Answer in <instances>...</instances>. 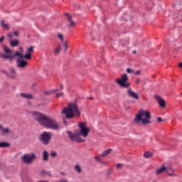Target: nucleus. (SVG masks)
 I'll use <instances>...</instances> for the list:
<instances>
[{
	"label": "nucleus",
	"instance_id": "obj_1",
	"mask_svg": "<svg viewBox=\"0 0 182 182\" xmlns=\"http://www.w3.org/2000/svg\"><path fill=\"white\" fill-rule=\"evenodd\" d=\"M2 49L6 54L1 53L0 56L2 59H5V60H9L11 63L14 62V58H18L16 60L17 68H21L23 69L28 66V61L23 60V54L20 53L19 51H14L9 49L6 46L3 45Z\"/></svg>",
	"mask_w": 182,
	"mask_h": 182
},
{
	"label": "nucleus",
	"instance_id": "obj_2",
	"mask_svg": "<svg viewBox=\"0 0 182 182\" xmlns=\"http://www.w3.org/2000/svg\"><path fill=\"white\" fill-rule=\"evenodd\" d=\"M33 119L45 127L46 129H51L52 130H59V124L58 122L50 116L45 115L39 112L33 113Z\"/></svg>",
	"mask_w": 182,
	"mask_h": 182
},
{
	"label": "nucleus",
	"instance_id": "obj_3",
	"mask_svg": "<svg viewBox=\"0 0 182 182\" xmlns=\"http://www.w3.org/2000/svg\"><path fill=\"white\" fill-rule=\"evenodd\" d=\"M61 113L62 114H65V117L63 118V124H65V126L66 127L68 126V121H66V119H73V117H75V116L80 117L81 114L77 104L75 102L68 103V107H64Z\"/></svg>",
	"mask_w": 182,
	"mask_h": 182
},
{
	"label": "nucleus",
	"instance_id": "obj_4",
	"mask_svg": "<svg viewBox=\"0 0 182 182\" xmlns=\"http://www.w3.org/2000/svg\"><path fill=\"white\" fill-rule=\"evenodd\" d=\"M150 119H151V114L150 112L144 111L143 108H141L135 116L134 122L136 124H140L141 122L143 126H146V124L152 123Z\"/></svg>",
	"mask_w": 182,
	"mask_h": 182
},
{
	"label": "nucleus",
	"instance_id": "obj_5",
	"mask_svg": "<svg viewBox=\"0 0 182 182\" xmlns=\"http://www.w3.org/2000/svg\"><path fill=\"white\" fill-rule=\"evenodd\" d=\"M90 132V129L87 127L83 128L82 129H80V131L76 130L75 131V134L72 133L70 131H67L69 139L72 140V141H75L76 143H85L86 140L82 139L80 136H83V137H87Z\"/></svg>",
	"mask_w": 182,
	"mask_h": 182
},
{
	"label": "nucleus",
	"instance_id": "obj_6",
	"mask_svg": "<svg viewBox=\"0 0 182 182\" xmlns=\"http://www.w3.org/2000/svg\"><path fill=\"white\" fill-rule=\"evenodd\" d=\"M117 85H119L121 87L129 89L130 87V82H129V76L126 74H122L121 78L117 79Z\"/></svg>",
	"mask_w": 182,
	"mask_h": 182
},
{
	"label": "nucleus",
	"instance_id": "obj_7",
	"mask_svg": "<svg viewBox=\"0 0 182 182\" xmlns=\"http://www.w3.org/2000/svg\"><path fill=\"white\" fill-rule=\"evenodd\" d=\"M38 140L44 144V146H48L49 143H50V140H52V132H43L40 135Z\"/></svg>",
	"mask_w": 182,
	"mask_h": 182
},
{
	"label": "nucleus",
	"instance_id": "obj_8",
	"mask_svg": "<svg viewBox=\"0 0 182 182\" xmlns=\"http://www.w3.org/2000/svg\"><path fill=\"white\" fill-rule=\"evenodd\" d=\"M21 160L26 164H32L35 160H36V154H24Z\"/></svg>",
	"mask_w": 182,
	"mask_h": 182
},
{
	"label": "nucleus",
	"instance_id": "obj_9",
	"mask_svg": "<svg viewBox=\"0 0 182 182\" xmlns=\"http://www.w3.org/2000/svg\"><path fill=\"white\" fill-rule=\"evenodd\" d=\"M127 93L129 96V97H132V99H135L136 100H139L140 99V97L137 93H136L132 88H129L127 90Z\"/></svg>",
	"mask_w": 182,
	"mask_h": 182
},
{
	"label": "nucleus",
	"instance_id": "obj_10",
	"mask_svg": "<svg viewBox=\"0 0 182 182\" xmlns=\"http://www.w3.org/2000/svg\"><path fill=\"white\" fill-rule=\"evenodd\" d=\"M154 97L155 99H156V100H158V103L160 107L164 109V107H166V100H164L163 98H161V97L157 95H155Z\"/></svg>",
	"mask_w": 182,
	"mask_h": 182
},
{
	"label": "nucleus",
	"instance_id": "obj_11",
	"mask_svg": "<svg viewBox=\"0 0 182 182\" xmlns=\"http://www.w3.org/2000/svg\"><path fill=\"white\" fill-rule=\"evenodd\" d=\"M164 171L166 173V164H164V165L160 168L156 170V176L164 173Z\"/></svg>",
	"mask_w": 182,
	"mask_h": 182
},
{
	"label": "nucleus",
	"instance_id": "obj_12",
	"mask_svg": "<svg viewBox=\"0 0 182 182\" xmlns=\"http://www.w3.org/2000/svg\"><path fill=\"white\" fill-rule=\"evenodd\" d=\"M67 21L69 23V28H75V26H76V23L73 21L72 17L67 18Z\"/></svg>",
	"mask_w": 182,
	"mask_h": 182
},
{
	"label": "nucleus",
	"instance_id": "obj_13",
	"mask_svg": "<svg viewBox=\"0 0 182 182\" xmlns=\"http://www.w3.org/2000/svg\"><path fill=\"white\" fill-rule=\"evenodd\" d=\"M1 131L2 134H9V132H11L9 128H4V126L2 124H0V132Z\"/></svg>",
	"mask_w": 182,
	"mask_h": 182
},
{
	"label": "nucleus",
	"instance_id": "obj_14",
	"mask_svg": "<svg viewBox=\"0 0 182 182\" xmlns=\"http://www.w3.org/2000/svg\"><path fill=\"white\" fill-rule=\"evenodd\" d=\"M9 70L12 75H9L10 79H16V70L14 68H10Z\"/></svg>",
	"mask_w": 182,
	"mask_h": 182
},
{
	"label": "nucleus",
	"instance_id": "obj_15",
	"mask_svg": "<svg viewBox=\"0 0 182 182\" xmlns=\"http://www.w3.org/2000/svg\"><path fill=\"white\" fill-rule=\"evenodd\" d=\"M10 46H11V48H16V46H19V40H11Z\"/></svg>",
	"mask_w": 182,
	"mask_h": 182
},
{
	"label": "nucleus",
	"instance_id": "obj_16",
	"mask_svg": "<svg viewBox=\"0 0 182 182\" xmlns=\"http://www.w3.org/2000/svg\"><path fill=\"white\" fill-rule=\"evenodd\" d=\"M21 97H23V99H33V95L32 94H25L23 92H21L20 94Z\"/></svg>",
	"mask_w": 182,
	"mask_h": 182
},
{
	"label": "nucleus",
	"instance_id": "obj_17",
	"mask_svg": "<svg viewBox=\"0 0 182 182\" xmlns=\"http://www.w3.org/2000/svg\"><path fill=\"white\" fill-rule=\"evenodd\" d=\"M6 147H11V144L6 141H1L0 142V148L5 149Z\"/></svg>",
	"mask_w": 182,
	"mask_h": 182
},
{
	"label": "nucleus",
	"instance_id": "obj_18",
	"mask_svg": "<svg viewBox=\"0 0 182 182\" xmlns=\"http://www.w3.org/2000/svg\"><path fill=\"white\" fill-rule=\"evenodd\" d=\"M43 160L44 161H48V160H49V153L48 151H44L43 152Z\"/></svg>",
	"mask_w": 182,
	"mask_h": 182
},
{
	"label": "nucleus",
	"instance_id": "obj_19",
	"mask_svg": "<svg viewBox=\"0 0 182 182\" xmlns=\"http://www.w3.org/2000/svg\"><path fill=\"white\" fill-rule=\"evenodd\" d=\"M60 50H62V46L59 45L56 48L54 49V55L55 56H58L59 53H60Z\"/></svg>",
	"mask_w": 182,
	"mask_h": 182
},
{
	"label": "nucleus",
	"instance_id": "obj_20",
	"mask_svg": "<svg viewBox=\"0 0 182 182\" xmlns=\"http://www.w3.org/2000/svg\"><path fill=\"white\" fill-rule=\"evenodd\" d=\"M112 151V149H108L105 150L102 154H101L100 156L101 157H106V156H109Z\"/></svg>",
	"mask_w": 182,
	"mask_h": 182
},
{
	"label": "nucleus",
	"instance_id": "obj_21",
	"mask_svg": "<svg viewBox=\"0 0 182 182\" xmlns=\"http://www.w3.org/2000/svg\"><path fill=\"white\" fill-rule=\"evenodd\" d=\"M41 176H49V177H52V171H50L46 172V171L42 170Z\"/></svg>",
	"mask_w": 182,
	"mask_h": 182
},
{
	"label": "nucleus",
	"instance_id": "obj_22",
	"mask_svg": "<svg viewBox=\"0 0 182 182\" xmlns=\"http://www.w3.org/2000/svg\"><path fill=\"white\" fill-rule=\"evenodd\" d=\"M23 59H27V60H30V59H32V54H31V53H27L24 55H23Z\"/></svg>",
	"mask_w": 182,
	"mask_h": 182
},
{
	"label": "nucleus",
	"instance_id": "obj_23",
	"mask_svg": "<svg viewBox=\"0 0 182 182\" xmlns=\"http://www.w3.org/2000/svg\"><path fill=\"white\" fill-rule=\"evenodd\" d=\"M151 156H153V153H151V151H146L144 154V157L145 159H150Z\"/></svg>",
	"mask_w": 182,
	"mask_h": 182
},
{
	"label": "nucleus",
	"instance_id": "obj_24",
	"mask_svg": "<svg viewBox=\"0 0 182 182\" xmlns=\"http://www.w3.org/2000/svg\"><path fill=\"white\" fill-rule=\"evenodd\" d=\"M165 168H166V173H167V171H171V173H174V169H173V166L171 165H167L166 166H165Z\"/></svg>",
	"mask_w": 182,
	"mask_h": 182
},
{
	"label": "nucleus",
	"instance_id": "obj_25",
	"mask_svg": "<svg viewBox=\"0 0 182 182\" xmlns=\"http://www.w3.org/2000/svg\"><path fill=\"white\" fill-rule=\"evenodd\" d=\"M1 26H2V28H5V29H9V26L8 24L5 23L4 21H1Z\"/></svg>",
	"mask_w": 182,
	"mask_h": 182
},
{
	"label": "nucleus",
	"instance_id": "obj_26",
	"mask_svg": "<svg viewBox=\"0 0 182 182\" xmlns=\"http://www.w3.org/2000/svg\"><path fill=\"white\" fill-rule=\"evenodd\" d=\"M75 170H76L79 173H82V168H80V165H76L75 166Z\"/></svg>",
	"mask_w": 182,
	"mask_h": 182
},
{
	"label": "nucleus",
	"instance_id": "obj_27",
	"mask_svg": "<svg viewBox=\"0 0 182 182\" xmlns=\"http://www.w3.org/2000/svg\"><path fill=\"white\" fill-rule=\"evenodd\" d=\"M79 127H80V130H82V129H86V123H85V122L80 123Z\"/></svg>",
	"mask_w": 182,
	"mask_h": 182
},
{
	"label": "nucleus",
	"instance_id": "obj_28",
	"mask_svg": "<svg viewBox=\"0 0 182 182\" xmlns=\"http://www.w3.org/2000/svg\"><path fill=\"white\" fill-rule=\"evenodd\" d=\"M167 176H169V177H177V174L176 173H170V171H167L166 173Z\"/></svg>",
	"mask_w": 182,
	"mask_h": 182
},
{
	"label": "nucleus",
	"instance_id": "obj_29",
	"mask_svg": "<svg viewBox=\"0 0 182 182\" xmlns=\"http://www.w3.org/2000/svg\"><path fill=\"white\" fill-rule=\"evenodd\" d=\"M126 72L127 73H134V70H133V69H132L130 68H127Z\"/></svg>",
	"mask_w": 182,
	"mask_h": 182
},
{
	"label": "nucleus",
	"instance_id": "obj_30",
	"mask_svg": "<svg viewBox=\"0 0 182 182\" xmlns=\"http://www.w3.org/2000/svg\"><path fill=\"white\" fill-rule=\"evenodd\" d=\"M27 52L28 53H32V52H33V46H31L30 48H28Z\"/></svg>",
	"mask_w": 182,
	"mask_h": 182
},
{
	"label": "nucleus",
	"instance_id": "obj_31",
	"mask_svg": "<svg viewBox=\"0 0 182 182\" xmlns=\"http://www.w3.org/2000/svg\"><path fill=\"white\" fill-rule=\"evenodd\" d=\"M58 36L60 40V42H63V35L62 33H58Z\"/></svg>",
	"mask_w": 182,
	"mask_h": 182
},
{
	"label": "nucleus",
	"instance_id": "obj_32",
	"mask_svg": "<svg viewBox=\"0 0 182 182\" xmlns=\"http://www.w3.org/2000/svg\"><path fill=\"white\" fill-rule=\"evenodd\" d=\"M43 94L44 95H48V96H50V95H53V92H52V91H50V92H49V91H44Z\"/></svg>",
	"mask_w": 182,
	"mask_h": 182
},
{
	"label": "nucleus",
	"instance_id": "obj_33",
	"mask_svg": "<svg viewBox=\"0 0 182 182\" xmlns=\"http://www.w3.org/2000/svg\"><path fill=\"white\" fill-rule=\"evenodd\" d=\"M36 85H38V82H34L31 85V90H35V87H36Z\"/></svg>",
	"mask_w": 182,
	"mask_h": 182
},
{
	"label": "nucleus",
	"instance_id": "obj_34",
	"mask_svg": "<svg viewBox=\"0 0 182 182\" xmlns=\"http://www.w3.org/2000/svg\"><path fill=\"white\" fill-rule=\"evenodd\" d=\"M69 47L68 46V43H64V49H65V52H68V48Z\"/></svg>",
	"mask_w": 182,
	"mask_h": 182
},
{
	"label": "nucleus",
	"instance_id": "obj_35",
	"mask_svg": "<svg viewBox=\"0 0 182 182\" xmlns=\"http://www.w3.org/2000/svg\"><path fill=\"white\" fill-rule=\"evenodd\" d=\"M1 72L2 73H4V75H6L7 77H9V73H8L6 70H3Z\"/></svg>",
	"mask_w": 182,
	"mask_h": 182
},
{
	"label": "nucleus",
	"instance_id": "obj_36",
	"mask_svg": "<svg viewBox=\"0 0 182 182\" xmlns=\"http://www.w3.org/2000/svg\"><path fill=\"white\" fill-rule=\"evenodd\" d=\"M56 97H60L62 96H63V92H58L55 95Z\"/></svg>",
	"mask_w": 182,
	"mask_h": 182
},
{
	"label": "nucleus",
	"instance_id": "obj_37",
	"mask_svg": "<svg viewBox=\"0 0 182 182\" xmlns=\"http://www.w3.org/2000/svg\"><path fill=\"white\" fill-rule=\"evenodd\" d=\"M95 159L96 161H98L99 163L102 162V159H100V156H95Z\"/></svg>",
	"mask_w": 182,
	"mask_h": 182
},
{
	"label": "nucleus",
	"instance_id": "obj_38",
	"mask_svg": "<svg viewBox=\"0 0 182 182\" xmlns=\"http://www.w3.org/2000/svg\"><path fill=\"white\" fill-rule=\"evenodd\" d=\"M13 35H14V36H19V31H15L14 33H13Z\"/></svg>",
	"mask_w": 182,
	"mask_h": 182
},
{
	"label": "nucleus",
	"instance_id": "obj_39",
	"mask_svg": "<svg viewBox=\"0 0 182 182\" xmlns=\"http://www.w3.org/2000/svg\"><path fill=\"white\" fill-rule=\"evenodd\" d=\"M157 122L158 123H161V122H164V119L159 117L157 118Z\"/></svg>",
	"mask_w": 182,
	"mask_h": 182
},
{
	"label": "nucleus",
	"instance_id": "obj_40",
	"mask_svg": "<svg viewBox=\"0 0 182 182\" xmlns=\"http://www.w3.org/2000/svg\"><path fill=\"white\" fill-rule=\"evenodd\" d=\"M110 174H112V170H109V171L105 174L107 178H109V176H110Z\"/></svg>",
	"mask_w": 182,
	"mask_h": 182
},
{
	"label": "nucleus",
	"instance_id": "obj_41",
	"mask_svg": "<svg viewBox=\"0 0 182 182\" xmlns=\"http://www.w3.org/2000/svg\"><path fill=\"white\" fill-rule=\"evenodd\" d=\"M4 41H5V36H2L1 37H0V43H2Z\"/></svg>",
	"mask_w": 182,
	"mask_h": 182
},
{
	"label": "nucleus",
	"instance_id": "obj_42",
	"mask_svg": "<svg viewBox=\"0 0 182 182\" xmlns=\"http://www.w3.org/2000/svg\"><path fill=\"white\" fill-rule=\"evenodd\" d=\"M50 156L51 157H56V156H58V154L54 151L50 154Z\"/></svg>",
	"mask_w": 182,
	"mask_h": 182
},
{
	"label": "nucleus",
	"instance_id": "obj_43",
	"mask_svg": "<svg viewBox=\"0 0 182 182\" xmlns=\"http://www.w3.org/2000/svg\"><path fill=\"white\" fill-rule=\"evenodd\" d=\"M45 107V103L43 102V103L38 104V105H37V107Z\"/></svg>",
	"mask_w": 182,
	"mask_h": 182
},
{
	"label": "nucleus",
	"instance_id": "obj_44",
	"mask_svg": "<svg viewBox=\"0 0 182 182\" xmlns=\"http://www.w3.org/2000/svg\"><path fill=\"white\" fill-rule=\"evenodd\" d=\"M141 81V80L140 78H136V85H139Z\"/></svg>",
	"mask_w": 182,
	"mask_h": 182
},
{
	"label": "nucleus",
	"instance_id": "obj_45",
	"mask_svg": "<svg viewBox=\"0 0 182 182\" xmlns=\"http://www.w3.org/2000/svg\"><path fill=\"white\" fill-rule=\"evenodd\" d=\"M139 73H141V70H136L135 73H134V75H136V76L139 75Z\"/></svg>",
	"mask_w": 182,
	"mask_h": 182
},
{
	"label": "nucleus",
	"instance_id": "obj_46",
	"mask_svg": "<svg viewBox=\"0 0 182 182\" xmlns=\"http://www.w3.org/2000/svg\"><path fill=\"white\" fill-rule=\"evenodd\" d=\"M117 168L118 170H120V169L122 168V164H118L117 165Z\"/></svg>",
	"mask_w": 182,
	"mask_h": 182
},
{
	"label": "nucleus",
	"instance_id": "obj_47",
	"mask_svg": "<svg viewBox=\"0 0 182 182\" xmlns=\"http://www.w3.org/2000/svg\"><path fill=\"white\" fill-rule=\"evenodd\" d=\"M65 16H68V18H72V15H70V14H69V13H65Z\"/></svg>",
	"mask_w": 182,
	"mask_h": 182
},
{
	"label": "nucleus",
	"instance_id": "obj_48",
	"mask_svg": "<svg viewBox=\"0 0 182 182\" xmlns=\"http://www.w3.org/2000/svg\"><path fill=\"white\" fill-rule=\"evenodd\" d=\"M27 105H28V106H32V102L28 101V102H27Z\"/></svg>",
	"mask_w": 182,
	"mask_h": 182
},
{
	"label": "nucleus",
	"instance_id": "obj_49",
	"mask_svg": "<svg viewBox=\"0 0 182 182\" xmlns=\"http://www.w3.org/2000/svg\"><path fill=\"white\" fill-rule=\"evenodd\" d=\"M19 50H20V53H22V52H23V48H22V47H19Z\"/></svg>",
	"mask_w": 182,
	"mask_h": 182
},
{
	"label": "nucleus",
	"instance_id": "obj_50",
	"mask_svg": "<svg viewBox=\"0 0 182 182\" xmlns=\"http://www.w3.org/2000/svg\"><path fill=\"white\" fill-rule=\"evenodd\" d=\"M59 90H60V89H55L51 92H53V93H55V92H59Z\"/></svg>",
	"mask_w": 182,
	"mask_h": 182
},
{
	"label": "nucleus",
	"instance_id": "obj_51",
	"mask_svg": "<svg viewBox=\"0 0 182 182\" xmlns=\"http://www.w3.org/2000/svg\"><path fill=\"white\" fill-rule=\"evenodd\" d=\"M9 38H10V39H11V38H14V36L12 35V33L9 34Z\"/></svg>",
	"mask_w": 182,
	"mask_h": 182
},
{
	"label": "nucleus",
	"instance_id": "obj_52",
	"mask_svg": "<svg viewBox=\"0 0 182 182\" xmlns=\"http://www.w3.org/2000/svg\"><path fill=\"white\" fill-rule=\"evenodd\" d=\"M178 67L181 68V69H182V62L179 63Z\"/></svg>",
	"mask_w": 182,
	"mask_h": 182
},
{
	"label": "nucleus",
	"instance_id": "obj_53",
	"mask_svg": "<svg viewBox=\"0 0 182 182\" xmlns=\"http://www.w3.org/2000/svg\"><path fill=\"white\" fill-rule=\"evenodd\" d=\"M60 87H61V89H63V85L60 84Z\"/></svg>",
	"mask_w": 182,
	"mask_h": 182
},
{
	"label": "nucleus",
	"instance_id": "obj_54",
	"mask_svg": "<svg viewBox=\"0 0 182 182\" xmlns=\"http://www.w3.org/2000/svg\"><path fill=\"white\" fill-rule=\"evenodd\" d=\"M60 174H61L62 176H65V173H64V172H60Z\"/></svg>",
	"mask_w": 182,
	"mask_h": 182
},
{
	"label": "nucleus",
	"instance_id": "obj_55",
	"mask_svg": "<svg viewBox=\"0 0 182 182\" xmlns=\"http://www.w3.org/2000/svg\"><path fill=\"white\" fill-rule=\"evenodd\" d=\"M89 99H90L91 100H93V97H90Z\"/></svg>",
	"mask_w": 182,
	"mask_h": 182
},
{
	"label": "nucleus",
	"instance_id": "obj_56",
	"mask_svg": "<svg viewBox=\"0 0 182 182\" xmlns=\"http://www.w3.org/2000/svg\"><path fill=\"white\" fill-rule=\"evenodd\" d=\"M133 53H134V54H136V50H134V51H133Z\"/></svg>",
	"mask_w": 182,
	"mask_h": 182
}]
</instances>
